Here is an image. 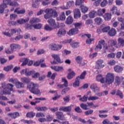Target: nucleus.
Masks as SVG:
<instances>
[{
  "label": "nucleus",
  "instance_id": "f257e3e1",
  "mask_svg": "<svg viewBox=\"0 0 124 124\" xmlns=\"http://www.w3.org/2000/svg\"><path fill=\"white\" fill-rule=\"evenodd\" d=\"M10 6H19V4L11 0H3V4L0 5V13H3L4 9L7 8V5Z\"/></svg>",
  "mask_w": 124,
  "mask_h": 124
},
{
  "label": "nucleus",
  "instance_id": "f03ea898",
  "mask_svg": "<svg viewBox=\"0 0 124 124\" xmlns=\"http://www.w3.org/2000/svg\"><path fill=\"white\" fill-rule=\"evenodd\" d=\"M39 87V85L38 84L33 82H30L28 86V88H29L30 92L32 93L37 94V95H41V92L40 90L38 89Z\"/></svg>",
  "mask_w": 124,
  "mask_h": 124
},
{
  "label": "nucleus",
  "instance_id": "7ed1b4c3",
  "mask_svg": "<svg viewBox=\"0 0 124 124\" xmlns=\"http://www.w3.org/2000/svg\"><path fill=\"white\" fill-rule=\"evenodd\" d=\"M16 33L18 34H20L21 33V29H20V28L17 29H12L11 30L8 29L2 32V34L6 36H8V37H11L13 34H15V33Z\"/></svg>",
  "mask_w": 124,
  "mask_h": 124
},
{
  "label": "nucleus",
  "instance_id": "20e7f679",
  "mask_svg": "<svg viewBox=\"0 0 124 124\" xmlns=\"http://www.w3.org/2000/svg\"><path fill=\"white\" fill-rule=\"evenodd\" d=\"M115 78V76L113 73H108L107 74L106 76V80H105V83L108 84V85H110L114 82V79Z\"/></svg>",
  "mask_w": 124,
  "mask_h": 124
},
{
  "label": "nucleus",
  "instance_id": "39448f33",
  "mask_svg": "<svg viewBox=\"0 0 124 124\" xmlns=\"http://www.w3.org/2000/svg\"><path fill=\"white\" fill-rule=\"evenodd\" d=\"M7 84L5 82H2L0 84V89H2V91L0 92V95L10 94V91L6 89Z\"/></svg>",
  "mask_w": 124,
  "mask_h": 124
},
{
  "label": "nucleus",
  "instance_id": "423d86ee",
  "mask_svg": "<svg viewBox=\"0 0 124 124\" xmlns=\"http://www.w3.org/2000/svg\"><path fill=\"white\" fill-rule=\"evenodd\" d=\"M62 46L56 44H51L48 46L49 49L52 51H59L62 49Z\"/></svg>",
  "mask_w": 124,
  "mask_h": 124
},
{
  "label": "nucleus",
  "instance_id": "0eeeda50",
  "mask_svg": "<svg viewBox=\"0 0 124 124\" xmlns=\"http://www.w3.org/2000/svg\"><path fill=\"white\" fill-rule=\"evenodd\" d=\"M121 83H122V85H124V78L123 77H115V84L116 86L121 85Z\"/></svg>",
  "mask_w": 124,
  "mask_h": 124
},
{
  "label": "nucleus",
  "instance_id": "6e6552de",
  "mask_svg": "<svg viewBox=\"0 0 124 124\" xmlns=\"http://www.w3.org/2000/svg\"><path fill=\"white\" fill-rule=\"evenodd\" d=\"M72 105L69 106H61L59 108V111H62V112H71L72 110Z\"/></svg>",
  "mask_w": 124,
  "mask_h": 124
},
{
  "label": "nucleus",
  "instance_id": "1a4fd4ad",
  "mask_svg": "<svg viewBox=\"0 0 124 124\" xmlns=\"http://www.w3.org/2000/svg\"><path fill=\"white\" fill-rule=\"evenodd\" d=\"M55 115L57 116V119L61 120V121H65V117L63 115V113L62 111H57L55 113Z\"/></svg>",
  "mask_w": 124,
  "mask_h": 124
},
{
  "label": "nucleus",
  "instance_id": "9d476101",
  "mask_svg": "<svg viewBox=\"0 0 124 124\" xmlns=\"http://www.w3.org/2000/svg\"><path fill=\"white\" fill-rule=\"evenodd\" d=\"M74 18L75 19L81 18V12L79 9H76L74 10Z\"/></svg>",
  "mask_w": 124,
  "mask_h": 124
},
{
  "label": "nucleus",
  "instance_id": "9b49d317",
  "mask_svg": "<svg viewBox=\"0 0 124 124\" xmlns=\"http://www.w3.org/2000/svg\"><path fill=\"white\" fill-rule=\"evenodd\" d=\"M110 11L112 14H115V15H117V16H120V15H121L120 11H118V8L116 6H113L110 9Z\"/></svg>",
  "mask_w": 124,
  "mask_h": 124
},
{
  "label": "nucleus",
  "instance_id": "f8f14e48",
  "mask_svg": "<svg viewBox=\"0 0 124 124\" xmlns=\"http://www.w3.org/2000/svg\"><path fill=\"white\" fill-rule=\"evenodd\" d=\"M90 89H91V90H93V91L94 93H97L99 92L100 90V88L98 87L97 86V84L95 83L92 84L90 86Z\"/></svg>",
  "mask_w": 124,
  "mask_h": 124
},
{
  "label": "nucleus",
  "instance_id": "ddd939ff",
  "mask_svg": "<svg viewBox=\"0 0 124 124\" xmlns=\"http://www.w3.org/2000/svg\"><path fill=\"white\" fill-rule=\"evenodd\" d=\"M79 32V30L78 28H73L70 30L68 32V35H74L77 34Z\"/></svg>",
  "mask_w": 124,
  "mask_h": 124
},
{
  "label": "nucleus",
  "instance_id": "4468645a",
  "mask_svg": "<svg viewBox=\"0 0 124 124\" xmlns=\"http://www.w3.org/2000/svg\"><path fill=\"white\" fill-rule=\"evenodd\" d=\"M10 47L13 51H16L17 49H21V46L17 44H12Z\"/></svg>",
  "mask_w": 124,
  "mask_h": 124
},
{
  "label": "nucleus",
  "instance_id": "2eb2a0df",
  "mask_svg": "<svg viewBox=\"0 0 124 124\" xmlns=\"http://www.w3.org/2000/svg\"><path fill=\"white\" fill-rule=\"evenodd\" d=\"M104 61L103 60H99L96 62V68L99 69V68H103L104 64H103Z\"/></svg>",
  "mask_w": 124,
  "mask_h": 124
},
{
  "label": "nucleus",
  "instance_id": "dca6fc26",
  "mask_svg": "<svg viewBox=\"0 0 124 124\" xmlns=\"http://www.w3.org/2000/svg\"><path fill=\"white\" fill-rule=\"evenodd\" d=\"M52 58L55 60L59 63H62L63 61L61 60V58H60V55L59 54H52L51 55Z\"/></svg>",
  "mask_w": 124,
  "mask_h": 124
},
{
  "label": "nucleus",
  "instance_id": "f3484780",
  "mask_svg": "<svg viewBox=\"0 0 124 124\" xmlns=\"http://www.w3.org/2000/svg\"><path fill=\"white\" fill-rule=\"evenodd\" d=\"M104 40H100L99 41V43L97 46H96L95 50L96 51H97V50H101L102 49V46L104 45L105 44Z\"/></svg>",
  "mask_w": 124,
  "mask_h": 124
},
{
  "label": "nucleus",
  "instance_id": "a211bd4d",
  "mask_svg": "<svg viewBox=\"0 0 124 124\" xmlns=\"http://www.w3.org/2000/svg\"><path fill=\"white\" fill-rule=\"evenodd\" d=\"M83 60V58L82 57L78 56L76 58V61L79 64L80 66H83L86 64V63L83 62L82 63V61Z\"/></svg>",
  "mask_w": 124,
  "mask_h": 124
},
{
  "label": "nucleus",
  "instance_id": "6ab92c4d",
  "mask_svg": "<svg viewBox=\"0 0 124 124\" xmlns=\"http://www.w3.org/2000/svg\"><path fill=\"white\" fill-rule=\"evenodd\" d=\"M40 19L36 17H33L30 19V23L31 25H32L34 26L35 25V24H37V23H39L40 22Z\"/></svg>",
  "mask_w": 124,
  "mask_h": 124
},
{
  "label": "nucleus",
  "instance_id": "aec40b11",
  "mask_svg": "<svg viewBox=\"0 0 124 124\" xmlns=\"http://www.w3.org/2000/svg\"><path fill=\"white\" fill-rule=\"evenodd\" d=\"M68 71L69 72L68 74V75L67 76V79L69 80H70L71 79H72L74 76H75V73H74V71H72L71 69H68Z\"/></svg>",
  "mask_w": 124,
  "mask_h": 124
},
{
  "label": "nucleus",
  "instance_id": "412c9836",
  "mask_svg": "<svg viewBox=\"0 0 124 124\" xmlns=\"http://www.w3.org/2000/svg\"><path fill=\"white\" fill-rule=\"evenodd\" d=\"M108 45L109 47H116L117 45V40L110 39L108 41Z\"/></svg>",
  "mask_w": 124,
  "mask_h": 124
},
{
  "label": "nucleus",
  "instance_id": "4be33fe9",
  "mask_svg": "<svg viewBox=\"0 0 124 124\" xmlns=\"http://www.w3.org/2000/svg\"><path fill=\"white\" fill-rule=\"evenodd\" d=\"M73 17L71 16H69L66 18L65 23L66 25H72L73 23Z\"/></svg>",
  "mask_w": 124,
  "mask_h": 124
},
{
  "label": "nucleus",
  "instance_id": "5701e85b",
  "mask_svg": "<svg viewBox=\"0 0 124 124\" xmlns=\"http://www.w3.org/2000/svg\"><path fill=\"white\" fill-rule=\"evenodd\" d=\"M15 86L16 89H24V88H25V84L24 83L20 81L16 82Z\"/></svg>",
  "mask_w": 124,
  "mask_h": 124
},
{
  "label": "nucleus",
  "instance_id": "b1692460",
  "mask_svg": "<svg viewBox=\"0 0 124 124\" xmlns=\"http://www.w3.org/2000/svg\"><path fill=\"white\" fill-rule=\"evenodd\" d=\"M66 33V31H65L64 29H60L58 31L57 34L58 36L61 37V36H63V35H64Z\"/></svg>",
  "mask_w": 124,
  "mask_h": 124
},
{
  "label": "nucleus",
  "instance_id": "393cba45",
  "mask_svg": "<svg viewBox=\"0 0 124 124\" xmlns=\"http://www.w3.org/2000/svg\"><path fill=\"white\" fill-rule=\"evenodd\" d=\"M50 67L51 69H53V70H54L55 71H63V67H62V66H51Z\"/></svg>",
  "mask_w": 124,
  "mask_h": 124
},
{
  "label": "nucleus",
  "instance_id": "a878e982",
  "mask_svg": "<svg viewBox=\"0 0 124 124\" xmlns=\"http://www.w3.org/2000/svg\"><path fill=\"white\" fill-rule=\"evenodd\" d=\"M29 18L24 19V18H20L17 20V23L19 24V25H23V24H25V23H27V22H29Z\"/></svg>",
  "mask_w": 124,
  "mask_h": 124
},
{
  "label": "nucleus",
  "instance_id": "bb28decb",
  "mask_svg": "<svg viewBox=\"0 0 124 124\" xmlns=\"http://www.w3.org/2000/svg\"><path fill=\"white\" fill-rule=\"evenodd\" d=\"M114 70L115 72H117V73H120V72H122V71L124 70V67L121 66L116 65L114 67Z\"/></svg>",
  "mask_w": 124,
  "mask_h": 124
},
{
  "label": "nucleus",
  "instance_id": "cd10ccee",
  "mask_svg": "<svg viewBox=\"0 0 124 124\" xmlns=\"http://www.w3.org/2000/svg\"><path fill=\"white\" fill-rule=\"evenodd\" d=\"M66 18V16H65V13H64V12H63L61 13L59 17L57 19L60 21H65Z\"/></svg>",
  "mask_w": 124,
  "mask_h": 124
},
{
  "label": "nucleus",
  "instance_id": "c85d7f7f",
  "mask_svg": "<svg viewBox=\"0 0 124 124\" xmlns=\"http://www.w3.org/2000/svg\"><path fill=\"white\" fill-rule=\"evenodd\" d=\"M96 81H98V82H100L102 83V84H104V83H105V80H104V78L102 77V75H99L97 76L96 78Z\"/></svg>",
  "mask_w": 124,
  "mask_h": 124
},
{
  "label": "nucleus",
  "instance_id": "c756f323",
  "mask_svg": "<svg viewBox=\"0 0 124 124\" xmlns=\"http://www.w3.org/2000/svg\"><path fill=\"white\" fill-rule=\"evenodd\" d=\"M111 17H112V15H111V14L109 13H106L103 16V17L105 19V21H109V20H111Z\"/></svg>",
  "mask_w": 124,
  "mask_h": 124
},
{
  "label": "nucleus",
  "instance_id": "7c9ffc66",
  "mask_svg": "<svg viewBox=\"0 0 124 124\" xmlns=\"http://www.w3.org/2000/svg\"><path fill=\"white\" fill-rule=\"evenodd\" d=\"M47 22L50 25V27L52 28H55V26H56V22L55 21V19L51 18L47 20Z\"/></svg>",
  "mask_w": 124,
  "mask_h": 124
},
{
  "label": "nucleus",
  "instance_id": "2f4dec72",
  "mask_svg": "<svg viewBox=\"0 0 124 124\" xmlns=\"http://www.w3.org/2000/svg\"><path fill=\"white\" fill-rule=\"evenodd\" d=\"M74 4H75L74 1L73 0L69 1L67 2L66 6L67 8H68V9H69L70 7H73V6H74Z\"/></svg>",
  "mask_w": 124,
  "mask_h": 124
},
{
  "label": "nucleus",
  "instance_id": "473e14b6",
  "mask_svg": "<svg viewBox=\"0 0 124 124\" xmlns=\"http://www.w3.org/2000/svg\"><path fill=\"white\" fill-rule=\"evenodd\" d=\"M8 116H10L12 119H16L17 117H19V114L18 112H16L13 113H10L8 114Z\"/></svg>",
  "mask_w": 124,
  "mask_h": 124
},
{
  "label": "nucleus",
  "instance_id": "72a5a7b5",
  "mask_svg": "<svg viewBox=\"0 0 124 124\" xmlns=\"http://www.w3.org/2000/svg\"><path fill=\"white\" fill-rule=\"evenodd\" d=\"M74 88H76V87H79L80 86V79L79 78H77L76 80L73 84Z\"/></svg>",
  "mask_w": 124,
  "mask_h": 124
},
{
  "label": "nucleus",
  "instance_id": "f704fd0d",
  "mask_svg": "<svg viewBox=\"0 0 124 124\" xmlns=\"http://www.w3.org/2000/svg\"><path fill=\"white\" fill-rule=\"evenodd\" d=\"M62 82H63L64 84L63 85H60L61 88H62H62H63V86L65 87V88H66L67 87H68V82L66 80V79H65V78H62Z\"/></svg>",
  "mask_w": 124,
  "mask_h": 124
},
{
  "label": "nucleus",
  "instance_id": "c9c22d12",
  "mask_svg": "<svg viewBox=\"0 0 124 124\" xmlns=\"http://www.w3.org/2000/svg\"><path fill=\"white\" fill-rule=\"evenodd\" d=\"M54 10L53 9H49L47 8L46 9V10L44 11V12L45 13H46L49 15V16H53V11Z\"/></svg>",
  "mask_w": 124,
  "mask_h": 124
},
{
  "label": "nucleus",
  "instance_id": "e433bc0d",
  "mask_svg": "<svg viewBox=\"0 0 124 124\" xmlns=\"http://www.w3.org/2000/svg\"><path fill=\"white\" fill-rule=\"evenodd\" d=\"M116 33H117V31L113 28H112L108 32V34L110 36H115Z\"/></svg>",
  "mask_w": 124,
  "mask_h": 124
},
{
  "label": "nucleus",
  "instance_id": "4c0bfd02",
  "mask_svg": "<svg viewBox=\"0 0 124 124\" xmlns=\"http://www.w3.org/2000/svg\"><path fill=\"white\" fill-rule=\"evenodd\" d=\"M106 12V10L105 9H100L97 11V15H98V16H102Z\"/></svg>",
  "mask_w": 124,
  "mask_h": 124
},
{
  "label": "nucleus",
  "instance_id": "58836bf2",
  "mask_svg": "<svg viewBox=\"0 0 124 124\" xmlns=\"http://www.w3.org/2000/svg\"><path fill=\"white\" fill-rule=\"evenodd\" d=\"M21 81L23 83H26V84H29L31 82V79L29 78L23 77L21 78Z\"/></svg>",
  "mask_w": 124,
  "mask_h": 124
},
{
  "label": "nucleus",
  "instance_id": "ea45409f",
  "mask_svg": "<svg viewBox=\"0 0 124 124\" xmlns=\"http://www.w3.org/2000/svg\"><path fill=\"white\" fill-rule=\"evenodd\" d=\"M81 10L82 13H86V12H88L89 10V7L86 6L82 5L81 6Z\"/></svg>",
  "mask_w": 124,
  "mask_h": 124
},
{
  "label": "nucleus",
  "instance_id": "a19ab883",
  "mask_svg": "<svg viewBox=\"0 0 124 124\" xmlns=\"http://www.w3.org/2000/svg\"><path fill=\"white\" fill-rule=\"evenodd\" d=\"M95 22L97 24V25H100L103 22L102 18L97 17L94 19Z\"/></svg>",
  "mask_w": 124,
  "mask_h": 124
},
{
  "label": "nucleus",
  "instance_id": "79ce46f5",
  "mask_svg": "<svg viewBox=\"0 0 124 124\" xmlns=\"http://www.w3.org/2000/svg\"><path fill=\"white\" fill-rule=\"evenodd\" d=\"M35 116V113L33 111H31L28 112L26 114V117L27 118H33Z\"/></svg>",
  "mask_w": 124,
  "mask_h": 124
},
{
  "label": "nucleus",
  "instance_id": "37998d69",
  "mask_svg": "<svg viewBox=\"0 0 124 124\" xmlns=\"http://www.w3.org/2000/svg\"><path fill=\"white\" fill-rule=\"evenodd\" d=\"M88 99L89 101L92 100V101H94V100H98L99 97L97 96H90Z\"/></svg>",
  "mask_w": 124,
  "mask_h": 124
},
{
  "label": "nucleus",
  "instance_id": "c03bdc74",
  "mask_svg": "<svg viewBox=\"0 0 124 124\" xmlns=\"http://www.w3.org/2000/svg\"><path fill=\"white\" fill-rule=\"evenodd\" d=\"M13 87L14 86L12 84L8 83L7 84L6 90L8 91H11L12 92H14V91H13Z\"/></svg>",
  "mask_w": 124,
  "mask_h": 124
},
{
  "label": "nucleus",
  "instance_id": "a18cd8bd",
  "mask_svg": "<svg viewBox=\"0 0 124 124\" xmlns=\"http://www.w3.org/2000/svg\"><path fill=\"white\" fill-rule=\"evenodd\" d=\"M86 75H87V72H86V71H83V73H81L80 76L79 77H78V78H79V80L80 79H81V80H84V79H85V77H86Z\"/></svg>",
  "mask_w": 124,
  "mask_h": 124
},
{
  "label": "nucleus",
  "instance_id": "49530a36",
  "mask_svg": "<svg viewBox=\"0 0 124 124\" xmlns=\"http://www.w3.org/2000/svg\"><path fill=\"white\" fill-rule=\"evenodd\" d=\"M118 44H120V46L123 47L124 46V40L122 38H119L118 39Z\"/></svg>",
  "mask_w": 124,
  "mask_h": 124
},
{
  "label": "nucleus",
  "instance_id": "de8ad7c7",
  "mask_svg": "<svg viewBox=\"0 0 124 124\" xmlns=\"http://www.w3.org/2000/svg\"><path fill=\"white\" fill-rule=\"evenodd\" d=\"M96 14V12H95V11H92L89 13V16L90 18H94Z\"/></svg>",
  "mask_w": 124,
  "mask_h": 124
},
{
  "label": "nucleus",
  "instance_id": "09e8293b",
  "mask_svg": "<svg viewBox=\"0 0 124 124\" xmlns=\"http://www.w3.org/2000/svg\"><path fill=\"white\" fill-rule=\"evenodd\" d=\"M33 28H34V29H35L36 30H40V29L42 28V24H41V23L35 24L34 25H33Z\"/></svg>",
  "mask_w": 124,
  "mask_h": 124
},
{
  "label": "nucleus",
  "instance_id": "8fccbe9b",
  "mask_svg": "<svg viewBox=\"0 0 124 124\" xmlns=\"http://www.w3.org/2000/svg\"><path fill=\"white\" fill-rule=\"evenodd\" d=\"M51 3V2L50 1H48V0H44L42 1V4L43 5V6H46V5H49Z\"/></svg>",
  "mask_w": 124,
  "mask_h": 124
},
{
  "label": "nucleus",
  "instance_id": "3c124183",
  "mask_svg": "<svg viewBox=\"0 0 124 124\" xmlns=\"http://www.w3.org/2000/svg\"><path fill=\"white\" fill-rule=\"evenodd\" d=\"M82 22H77L74 24L76 29H80V27H82Z\"/></svg>",
  "mask_w": 124,
  "mask_h": 124
},
{
  "label": "nucleus",
  "instance_id": "603ef678",
  "mask_svg": "<svg viewBox=\"0 0 124 124\" xmlns=\"http://www.w3.org/2000/svg\"><path fill=\"white\" fill-rule=\"evenodd\" d=\"M63 100L64 102L65 103H67L69 102V101L70 100V96L67 95L63 98Z\"/></svg>",
  "mask_w": 124,
  "mask_h": 124
},
{
  "label": "nucleus",
  "instance_id": "864d4df0",
  "mask_svg": "<svg viewBox=\"0 0 124 124\" xmlns=\"http://www.w3.org/2000/svg\"><path fill=\"white\" fill-rule=\"evenodd\" d=\"M79 100L82 102H87L88 101V96L84 95L82 97L79 98Z\"/></svg>",
  "mask_w": 124,
  "mask_h": 124
},
{
  "label": "nucleus",
  "instance_id": "5fc2aeb1",
  "mask_svg": "<svg viewBox=\"0 0 124 124\" xmlns=\"http://www.w3.org/2000/svg\"><path fill=\"white\" fill-rule=\"evenodd\" d=\"M116 95L119 96L120 98H123L124 97V94L120 90H117L116 91Z\"/></svg>",
  "mask_w": 124,
  "mask_h": 124
},
{
  "label": "nucleus",
  "instance_id": "6e6d98bb",
  "mask_svg": "<svg viewBox=\"0 0 124 124\" xmlns=\"http://www.w3.org/2000/svg\"><path fill=\"white\" fill-rule=\"evenodd\" d=\"M53 29H54V27H51L48 24L45 26V30H46V31H52Z\"/></svg>",
  "mask_w": 124,
  "mask_h": 124
},
{
  "label": "nucleus",
  "instance_id": "4d7b16f0",
  "mask_svg": "<svg viewBox=\"0 0 124 124\" xmlns=\"http://www.w3.org/2000/svg\"><path fill=\"white\" fill-rule=\"evenodd\" d=\"M108 4V1L107 0H103V1L100 3L101 7H104Z\"/></svg>",
  "mask_w": 124,
  "mask_h": 124
},
{
  "label": "nucleus",
  "instance_id": "13d9d810",
  "mask_svg": "<svg viewBox=\"0 0 124 124\" xmlns=\"http://www.w3.org/2000/svg\"><path fill=\"white\" fill-rule=\"evenodd\" d=\"M12 68H13V66L12 65H10L4 67V70H5V71H9V70H11Z\"/></svg>",
  "mask_w": 124,
  "mask_h": 124
},
{
  "label": "nucleus",
  "instance_id": "bf43d9fd",
  "mask_svg": "<svg viewBox=\"0 0 124 124\" xmlns=\"http://www.w3.org/2000/svg\"><path fill=\"white\" fill-rule=\"evenodd\" d=\"M93 113V109H90L84 112V114L86 116H88V115H92Z\"/></svg>",
  "mask_w": 124,
  "mask_h": 124
},
{
  "label": "nucleus",
  "instance_id": "052dcab7",
  "mask_svg": "<svg viewBox=\"0 0 124 124\" xmlns=\"http://www.w3.org/2000/svg\"><path fill=\"white\" fill-rule=\"evenodd\" d=\"M85 0H76L75 2L76 5H80V4H82V3H84Z\"/></svg>",
  "mask_w": 124,
  "mask_h": 124
},
{
  "label": "nucleus",
  "instance_id": "680f3d73",
  "mask_svg": "<svg viewBox=\"0 0 124 124\" xmlns=\"http://www.w3.org/2000/svg\"><path fill=\"white\" fill-rule=\"evenodd\" d=\"M36 117L37 118H40V117H45V115L43 112H38L36 114Z\"/></svg>",
  "mask_w": 124,
  "mask_h": 124
},
{
  "label": "nucleus",
  "instance_id": "e2e57ef3",
  "mask_svg": "<svg viewBox=\"0 0 124 124\" xmlns=\"http://www.w3.org/2000/svg\"><path fill=\"white\" fill-rule=\"evenodd\" d=\"M80 106L81 108H82V109H83V110H88V109H89L88 108V105H87L86 104L82 103L80 105Z\"/></svg>",
  "mask_w": 124,
  "mask_h": 124
},
{
  "label": "nucleus",
  "instance_id": "0e129e2a",
  "mask_svg": "<svg viewBox=\"0 0 124 124\" xmlns=\"http://www.w3.org/2000/svg\"><path fill=\"white\" fill-rule=\"evenodd\" d=\"M109 30L110 27L109 26L105 27L103 28H102V31H103V32H107V31Z\"/></svg>",
  "mask_w": 124,
  "mask_h": 124
},
{
  "label": "nucleus",
  "instance_id": "69168bd1",
  "mask_svg": "<svg viewBox=\"0 0 124 124\" xmlns=\"http://www.w3.org/2000/svg\"><path fill=\"white\" fill-rule=\"evenodd\" d=\"M102 124H113V123L110 122L109 121V119H105V120L103 121Z\"/></svg>",
  "mask_w": 124,
  "mask_h": 124
},
{
  "label": "nucleus",
  "instance_id": "338daca9",
  "mask_svg": "<svg viewBox=\"0 0 124 124\" xmlns=\"http://www.w3.org/2000/svg\"><path fill=\"white\" fill-rule=\"evenodd\" d=\"M33 27V26L31 24H26L25 25V28L27 29V30H31L32 28Z\"/></svg>",
  "mask_w": 124,
  "mask_h": 124
},
{
  "label": "nucleus",
  "instance_id": "774afa93",
  "mask_svg": "<svg viewBox=\"0 0 124 124\" xmlns=\"http://www.w3.org/2000/svg\"><path fill=\"white\" fill-rule=\"evenodd\" d=\"M11 20H15L17 18V15L12 14L10 16Z\"/></svg>",
  "mask_w": 124,
  "mask_h": 124
}]
</instances>
